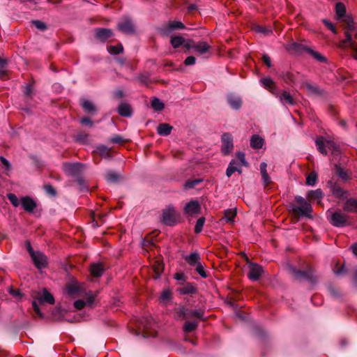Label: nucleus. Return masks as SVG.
Segmentation results:
<instances>
[{"label": "nucleus", "mask_w": 357, "mask_h": 357, "mask_svg": "<svg viewBox=\"0 0 357 357\" xmlns=\"http://www.w3.org/2000/svg\"><path fill=\"white\" fill-rule=\"evenodd\" d=\"M204 223H205V218L203 217L199 218L196 222V225L195 227V232L197 234L200 233L202 231Z\"/></svg>", "instance_id": "37998d69"}, {"label": "nucleus", "mask_w": 357, "mask_h": 357, "mask_svg": "<svg viewBox=\"0 0 357 357\" xmlns=\"http://www.w3.org/2000/svg\"><path fill=\"white\" fill-rule=\"evenodd\" d=\"M6 60L0 59V76H3L6 74Z\"/></svg>", "instance_id": "bf43d9fd"}, {"label": "nucleus", "mask_w": 357, "mask_h": 357, "mask_svg": "<svg viewBox=\"0 0 357 357\" xmlns=\"http://www.w3.org/2000/svg\"><path fill=\"white\" fill-rule=\"evenodd\" d=\"M317 149L324 155L327 154V149L335 150V146L333 142L326 140L322 137H317L315 141Z\"/></svg>", "instance_id": "0eeeda50"}, {"label": "nucleus", "mask_w": 357, "mask_h": 357, "mask_svg": "<svg viewBox=\"0 0 357 357\" xmlns=\"http://www.w3.org/2000/svg\"><path fill=\"white\" fill-rule=\"evenodd\" d=\"M32 24L39 30L44 31L47 29L46 24L40 20H33Z\"/></svg>", "instance_id": "864d4df0"}, {"label": "nucleus", "mask_w": 357, "mask_h": 357, "mask_svg": "<svg viewBox=\"0 0 357 357\" xmlns=\"http://www.w3.org/2000/svg\"><path fill=\"white\" fill-rule=\"evenodd\" d=\"M96 36L101 41H105L113 36V32L109 29L100 28L95 31Z\"/></svg>", "instance_id": "a211bd4d"}, {"label": "nucleus", "mask_w": 357, "mask_h": 357, "mask_svg": "<svg viewBox=\"0 0 357 357\" xmlns=\"http://www.w3.org/2000/svg\"><path fill=\"white\" fill-rule=\"evenodd\" d=\"M185 260L191 266H195L200 261L199 255L197 252L191 253L190 255L185 257Z\"/></svg>", "instance_id": "2f4dec72"}, {"label": "nucleus", "mask_w": 357, "mask_h": 357, "mask_svg": "<svg viewBox=\"0 0 357 357\" xmlns=\"http://www.w3.org/2000/svg\"><path fill=\"white\" fill-rule=\"evenodd\" d=\"M235 172H238L239 174H241V166L240 165L238 161L236 160H232L227 169L226 175L227 177H230Z\"/></svg>", "instance_id": "4be33fe9"}, {"label": "nucleus", "mask_w": 357, "mask_h": 357, "mask_svg": "<svg viewBox=\"0 0 357 357\" xmlns=\"http://www.w3.org/2000/svg\"><path fill=\"white\" fill-rule=\"evenodd\" d=\"M153 271L155 272V278H158L163 271V265L160 262H157V264L154 265Z\"/></svg>", "instance_id": "49530a36"}, {"label": "nucleus", "mask_w": 357, "mask_h": 357, "mask_svg": "<svg viewBox=\"0 0 357 357\" xmlns=\"http://www.w3.org/2000/svg\"><path fill=\"white\" fill-rule=\"evenodd\" d=\"M91 274L94 277H100L103 272V268L100 264H93L90 268Z\"/></svg>", "instance_id": "473e14b6"}, {"label": "nucleus", "mask_w": 357, "mask_h": 357, "mask_svg": "<svg viewBox=\"0 0 357 357\" xmlns=\"http://www.w3.org/2000/svg\"><path fill=\"white\" fill-rule=\"evenodd\" d=\"M37 299L40 303H47L53 304L54 303L53 296L45 289H43L42 294H40Z\"/></svg>", "instance_id": "bb28decb"}, {"label": "nucleus", "mask_w": 357, "mask_h": 357, "mask_svg": "<svg viewBox=\"0 0 357 357\" xmlns=\"http://www.w3.org/2000/svg\"><path fill=\"white\" fill-rule=\"evenodd\" d=\"M310 52L311 55L314 59H316L317 61H319L320 62H324L326 61V58L324 56H322L321 54H320L319 52L313 51V50H310Z\"/></svg>", "instance_id": "5fc2aeb1"}, {"label": "nucleus", "mask_w": 357, "mask_h": 357, "mask_svg": "<svg viewBox=\"0 0 357 357\" xmlns=\"http://www.w3.org/2000/svg\"><path fill=\"white\" fill-rule=\"evenodd\" d=\"M255 30L256 32L263 33V34H268L271 32V29L266 28V27H262L260 26H256L255 27Z\"/></svg>", "instance_id": "4d7b16f0"}, {"label": "nucleus", "mask_w": 357, "mask_h": 357, "mask_svg": "<svg viewBox=\"0 0 357 357\" xmlns=\"http://www.w3.org/2000/svg\"><path fill=\"white\" fill-rule=\"evenodd\" d=\"M177 291L182 295L194 294L197 292V288L192 283H186L178 287Z\"/></svg>", "instance_id": "393cba45"}, {"label": "nucleus", "mask_w": 357, "mask_h": 357, "mask_svg": "<svg viewBox=\"0 0 357 357\" xmlns=\"http://www.w3.org/2000/svg\"><path fill=\"white\" fill-rule=\"evenodd\" d=\"M262 59H263L264 63L268 67H271V61L270 57L268 55H266V54L263 55Z\"/></svg>", "instance_id": "774afa93"}, {"label": "nucleus", "mask_w": 357, "mask_h": 357, "mask_svg": "<svg viewBox=\"0 0 357 357\" xmlns=\"http://www.w3.org/2000/svg\"><path fill=\"white\" fill-rule=\"evenodd\" d=\"M333 194L337 197H340V198L346 197V192L340 188H337L334 189Z\"/></svg>", "instance_id": "6e6d98bb"}, {"label": "nucleus", "mask_w": 357, "mask_h": 357, "mask_svg": "<svg viewBox=\"0 0 357 357\" xmlns=\"http://www.w3.org/2000/svg\"><path fill=\"white\" fill-rule=\"evenodd\" d=\"M22 208L27 212H32L36 207V203L29 197H24L21 199Z\"/></svg>", "instance_id": "aec40b11"}, {"label": "nucleus", "mask_w": 357, "mask_h": 357, "mask_svg": "<svg viewBox=\"0 0 357 357\" xmlns=\"http://www.w3.org/2000/svg\"><path fill=\"white\" fill-rule=\"evenodd\" d=\"M151 107L154 110L159 112L164 109L165 105L158 98H154L151 100Z\"/></svg>", "instance_id": "e433bc0d"}, {"label": "nucleus", "mask_w": 357, "mask_h": 357, "mask_svg": "<svg viewBox=\"0 0 357 357\" xmlns=\"http://www.w3.org/2000/svg\"><path fill=\"white\" fill-rule=\"evenodd\" d=\"M172 128V126L167 123H160L157 127V132L160 135L167 136L171 133Z\"/></svg>", "instance_id": "7c9ffc66"}, {"label": "nucleus", "mask_w": 357, "mask_h": 357, "mask_svg": "<svg viewBox=\"0 0 357 357\" xmlns=\"http://www.w3.org/2000/svg\"><path fill=\"white\" fill-rule=\"evenodd\" d=\"M183 45L188 50H191V49L194 50V46L195 45V43L192 40H188L186 43L185 41L184 44Z\"/></svg>", "instance_id": "e2e57ef3"}, {"label": "nucleus", "mask_w": 357, "mask_h": 357, "mask_svg": "<svg viewBox=\"0 0 357 357\" xmlns=\"http://www.w3.org/2000/svg\"><path fill=\"white\" fill-rule=\"evenodd\" d=\"M291 271H292V273L294 274V275L297 278H307L308 276L307 273L305 271H298V270H296L295 268H291Z\"/></svg>", "instance_id": "603ef678"}, {"label": "nucleus", "mask_w": 357, "mask_h": 357, "mask_svg": "<svg viewBox=\"0 0 357 357\" xmlns=\"http://www.w3.org/2000/svg\"><path fill=\"white\" fill-rule=\"evenodd\" d=\"M196 271L199 274V275L203 278H206L207 277L206 272L204 271V266L199 262L195 266Z\"/></svg>", "instance_id": "09e8293b"}, {"label": "nucleus", "mask_w": 357, "mask_h": 357, "mask_svg": "<svg viewBox=\"0 0 357 357\" xmlns=\"http://www.w3.org/2000/svg\"><path fill=\"white\" fill-rule=\"evenodd\" d=\"M162 222L168 226H174L177 224L179 214L172 206H168L162 211Z\"/></svg>", "instance_id": "39448f33"}, {"label": "nucleus", "mask_w": 357, "mask_h": 357, "mask_svg": "<svg viewBox=\"0 0 357 357\" xmlns=\"http://www.w3.org/2000/svg\"><path fill=\"white\" fill-rule=\"evenodd\" d=\"M31 258L35 266L39 269L45 268L47 265L46 256L40 252H36L35 254H33Z\"/></svg>", "instance_id": "4468645a"}, {"label": "nucleus", "mask_w": 357, "mask_h": 357, "mask_svg": "<svg viewBox=\"0 0 357 357\" xmlns=\"http://www.w3.org/2000/svg\"><path fill=\"white\" fill-rule=\"evenodd\" d=\"M97 151L102 156H108L109 154V149L104 145L98 146Z\"/></svg>", "instance_id": "8fccbe9b"}, {"label": "nucleus", "mask_w": 357, "mask_h": 357, "mask_svg": "<svg viewBox=\"0 0 357 357\" xmlns=\"http://www.w3.org/2000/svg\"><path fill=\"white\" fill-rule=\"evenodd\" d=\"M118 112L122 116L130 117L132 115V109L128 104L122 102L118 107Z\"/></svg>", "instance_id": "c756f323"}, {"label": "nucleus", "mask_w": 357, "mask_h": 357, "mask_svg": "<svg viewBox=\"0 0 357 357\" xmlns=\"http://www.w3.org/2000/svg\"><path fill=\"white\" fill-rule=\"evenodd\" d=\"M7 197L14 206L17 207L20 205L19 199L15 194L9 193L7 195Z\"/></svg>", "instance_id": "3c124183"}, {"label": "nucleus", "mask_w": 357, "mask_h": 357, "mask_svg": "<svg viewBox=\"0 0 357 357\" xmlns=\"http://www.w3.org/2000/svg\"><path fill=\"white\" fill-rule=\"evenodd\" d=\"M83 169V165L80 163H69L63 165L65 172L71 176L78 175Z\"/></svg>", "instance_id": "ddd939ff"}, {"label": "nucleus", "mask_w": 357, "mask_h": 357, "mask_svg": "<svg viewBox=\"0 0 357 357\" xmlns=\"http://www.w3.org/2000/svg\"><path fill=\"white\" fill-rule=\"evenodd\" d=\"M32 305H33V308L34 311L37 313V314L39 315L40 317H43V314H42V313L39 309V307L38 305V301H33Z\"/></svg>", "instance_id": "0e129e2a"}, {"label": "nucleus", "mask_w": 357, "mask_h": 357, "mask_svg": "<svg viewBox=\"0 0 357 357\" xmlns=\"http://www.w3.org/2000/svg\"><path fill=\"white\" fill-rule=\"evenodd\" d=\"M118 29L122 33L131 34L134 33V27L130 18L126 17L118 24Z\"/></svg>", "instance_id": "2eb2a0df"}, {"label": "nucleus", "mask_w": 357, "mask_h": 357, "mask_svg": "<svg viewBox=\"0 0 357 357\" xmlns=\"http://www.w3.org/2000/svg\"><path fill=\"white\" fill-rule=\"evenodd\" d=\"M203 314L202 310H190L184 307H180L176 310L175 318L176 319H188L194 317L202 319Z\"/></svg>", "instance_id": "20e7f679"}, {"label": "nucleus", "mask_w": 357, "mask_h": 357, "mask_svg": "<svg viewBox=\"0 0 357 357\" xmlns=\"http://www.w3.org/2000/svg\"><path fill=\"white\" fill-rule=\"evenodd\" d=\"M195 61H196V59L195 56H188L185 61H184V63L186 65V66H190V65H193L195 63Z\"/></svg>", "instance_id": "680f3d73"}, {"label": "nucleus", "mask_w": 357, "mask_h": 357, "mask_svg": "<svg viewBox=\"0 0 357 357\" xmlns=\"http://www.w3.org/2000/svg\"><path fill=\"white\" fill-rule=\"evenodd\" d=\"M81 105L83 109L85 110V112L88 113H92L95 112V107L91 101L84 100L82 101Z\"/></svg>", "instance_id": "4c0bfd02"}, {"label": "nucleus", "mask_w": 357, "mask_h": 357, "mask_svg": "<svg viewBox=\"0 0 357 357\" xmlns=\"http://www.w3.org/2000/svg\"><path fill=\"white\" fill-rule=\"evenodd\" d=\"M109 141L112 142V143H114V144H119L121 142H123V138L119 136V135H116L113 137H112Z\"/></svg>", "instance_id": "69168bd1"}, {"label": "nucleus", "mask_w": 357, "mask_h": 357, "mask_svg": "<svg viewBox=\"0 0 357 357\" xmlns=\"http://www.w3.org/2000/svg\"><path fill=\"white\" fill-rule=\"evenodd\" d=\"M105 176V179L109 183H115L120 178V176L114 171L107 172Z\"/></svg>", "instance_id": "f704fd0d"}, {"label": "nucleus", "mask_w": 357, "mask_h": 357, "mask_svg": "<svg viewBox=\"0 0 357 357\" xmlns=\"http://www.w3.org/2000/svg\"><path fill=\"white\" fill-rule=\"evenodd\" d=\"M227 102L229 106L234 109H238L242 105V100L241 98L234 94L228 95Z\"/></svg>", "instance_id": "5701e85b"}, {"label": "nucleus", "mask_w": 357, "mask_h": 357, "mask_svg": "<svg viewBox=\"0 0 357 357\" xmlns=\"http://www.w3.org/2000/svg\"><path fill=\"white\" fill-rule=\"evenodd\" d=\"M264 144V139L258 135H254L250 139V146L254 149L262 148Z\"/></svg>", "instance_id": "c85d7f7f"}, {"label": "nucleus", "mask_w": 357, "mask_h": 357, "mask_svg": "<svg viewBox=\"0 0 357 357\" xmlns=\"http://www.w3.org/2000/svg\"><path fill=\"white\" fill-rule=\"evenodd\" d=\"M317 179V174L314 172L310 173L306 179V183L309 185H314Z\"/></svg>", "instance_id": "c03bdc74"}, {"label": "nucleus", "mask_w": 357, "mask_h": 357, "mask_svg": "<svg viewBox=\"0 0 357 357\" xmlns=\"http://www.w3.org/2000/svg\"><path fill=\"white\" fill-rule=\"evenodd\" d=\"M336 17L338 20H341L346 22L344 26L346 39L343 40L345 46L350 47L354 52L353 57L357 60V45L356 40L357 39V26L353 20L345 15L346 8L342 3H337L335 6Z\"/></svg>", "instance_id": "f257e3e1"}, {"label": "nucleus", "mask_w": 357, "mask_h": 357, "mask_svg": "<svg viewBox=\"0 0 357 357\" xmlns=\"http://www.w3.org/2000/svg\"><path fill=\"white\" fill-rule=\"evenodd\" d=\"M141 324L143 328L142 335L143 337L146 338L155 336L154 324L151 322V318H144Z\"/></svg>", "instance_id": "6e6552de"}, {"label": "nucleus", "mask_w": 357, "mask_h": 357, "mask_svg": "<svg viewBox=\"0 0 357 357\" xmlns=\"http://www.w3.org/2000/svg\"><path fill=\"white\" fill-rule=\"evenodd\" d=\"M323 194L320 189L315 190H310L307 192V197L310 200H318L319 201L322 198Z\"/></svg>", "instance_id": "72a5a7b5"}, {"label": "nucleus", "mask_w": 357, "mask_h": 357, "mask_svg": "<svg viewBox=\"0 0 357 357\" xmlns=\"http://www.w3.org/2000/svg\"><path fill=\"white\" fill-rule=\"evenodd\" d=\"M172 296V292L169 289H165L162 291L160 296V301L166 303L169 301Z\"/></svg>", "instance_id": "79ce46f5"}, {"label": "nucleus", "mask_w": 357, "mask_h": 357, "mask_svg": "<svg viewBox=\"0 0 357 357\" xmlns=\"http://www.w3.org/2000/svg\"><path fill=\"white\" fill-rule=\"evenodd\" d=\"M296 202L299 206H293V211L295 213L303 215L310 216L312 212V206L303 197L301 196H296L295 197Z\"/></svg>", "instance_id": "423d86ee"}, {"label": "nucleus", "mask_w": 357, "mask_h": 357, "mask_svg": "<svg viewBox=\"0 0 357 357\" xmlns=\"http://www.w3.org/2000/svg\"><path fill=\"white\" fill-rule=\"evenodd\" d=\"M211 46L204 41H199L198 43H196L195 45L194 46L195 52L199 54V55L206 54L208 52Z\"/></svg>", "instance_id": "412c9836"}, {"label": "nucleus", "mask_w": 357, "mask_h": 357, "mask_svg": "<svg viewBox=\"0 0 357 357\" xmlns=\"http://www.w3.org/2000/svg\"><path fill=\"white\" fill-rule=\"evenodd\" d=\"M263 273L262 267L257 264H249V273L248 276L249 279L252 281H256L259 279Z\"/></svg>", "instance_id": "9b49d317"}, {"label": "nucleus", "mask_w": 357, "mask_h": 357, "mask_svg": "<svg viewBox=\"0 0 357 357\" xmlns=\"http://www.w3.org/2000/svg\"><path fill=\"white\" fill-rule=\"evenodd\" d=\"M199 210L200 205L197 201H190L184 208V212L190 215L198 213Z\"/></svg>", "instance_id": "f3484780"}, {"label": "nucleus", "mask_w": 357, "mask_h": 357, "mask_svg": "<svg viewBox=\"0 0 357 357\" xmlns=\"http://www.w3.org/2000/svg\"><path fill=\"white\" fill-rule=\"evenodd\" d=\"M261 83L262 85L269 90V91L273 95L276 94L278 91L276 85L273 80L270 77H264L261 79Z\"/></svg>", "instance_id": "a878e982"}, {"label": "nucleus", "mask_w": 357, "mask_h": 357, "mask_svg": "<svg viewBox=\"0 0 357 357\" xmlns=\"http://www.w3.org/2000/svg\"><path fill=\"white\" fill-rule=\"evenodd\" d=\"M323 22L326 26V27L328 29H330L333 33H336V29L332 22L325 19L323 20Z\"/></svg>", "instance_id": "052dcab7"}, {"label": "nucleus", "mask_w": 357, "mask_h": 357, "mask_svg": "<svg viewBox=\"0 0 357 357\" xmlns=\"http://www.w3.org/2000/svg\"><path fill=\"white\" fill-rule=\"evenodd\" d=\"M276 97H278L280 100V101L283 105H293L295 103V100H294L293 97L291 96V94L286 91H282L280 94L276 92V94H275Z\"/></svg>", "instance_id": "6ab92c4d"}, {"label": "nucleus", "mask_w": 357, "mask_h": 357, "mask_svg": "<svg viewBox=\"0 0 357 357\" xmlns=\"http://www.w3.org/2000/svg\"><path fill=\"white\" fill-rule=\"evenodd\" d=\"M282 78H283L284 81L285 82H287V84H291L294 82L292 75L288 72L285 73L282 75Z\"/></svg>", "instance_id": "13d9d810"}, {"label": "nucleus", "mask_w": 357, "mask_h": 357, "mask_svg": "<svg viewBox=\"0 0 357 357\" xmlns=\"http://www.w3.org/2000/svg\"><path fill=\"white\" fill-rule=\"evenodd\" d=\"M185 39L181 36L172 37L170 40L171 45L174 48H178L184 44Z\"/></svg>", "instance_id": "c9c22d12"}, {"label": "nucleus", "mask_w": 357, "mask_h": 357, "mask_svg": "<svg viewBox=\"0 0 357 357\" xmlns=\"http://www.w3.org/2000/svg\"><path fill=\"white\" fill-rule=\"evenodd\" d=\"M82 298L84 300L79 299L74 302V307L77 310H81L86 305H91L93 303L95 296L91 292Z\"/></svg>", "instance_id": "f8f14e48"}, {"label": "nucleus", "mask_w": 357, "mask_h": 357, "mask_svg": "<svg viewBox=\"0 0 357 357\" xmlns=\"http://www.w3.org/2000/svg\"><path fill=\"white\" fill-rule=\"evenodd\" d=\"M303 87L307 90L309 94H319L321 93L318 87L310 83H305Z\"/></svg>", "instance_id": "58836bf2"}, {"label": "nucleus", "mask_w": 357, "mask_h": 357, "mask_svg": "<svg viewBox=\"0 0 357 357\" xmlns=\"http://www.w3.org/2000/svg\"><path fill=\"white\" fill-rule=\"evenodd\" d=\"M233 138L229 133H225L222 136V151L225 155L229 154L233 150Z\"/></svg>", "instance_id": "1a4fd4ad"}, {"label": "nucleus", "mask_w": 357, "mask_h": 357, "mask_svg": "<svg viewBox=\"0 0 357 357\" xmlns=\"http://www.w3.org/2000/svg\"><path fill=\"white\" fill-rule=\"evenodd\" d=\"M107 50L109 54L116 55L123 51V46L121 45L108 46Z\"/></svg>", "instance_id": "a19ab883"}, {"label": "nucleus", "mask_w": 357, "mask_h": 357, "mask_svg": "<svg viewBox=\"0 0 357 357\" xmlns=\"http://www.w3.org/2000/svg\"><path fill=\"white\" fill-rule=\"evenodd\" d=\"M201 181H202V180H200V179H194V180L187 181L184 184V188L186 189L193 188L197 184H199Z\"/></svg>", "instance_id": "a18cd8bd"}, {"label": "nucleus", "mask_w": 357, "mask_h": 357, "mask_svg": "<svg viewBox=\"0 0 357 357\" xmlns=\"http://www.w3.org/2000/svg\"><path fill=\"white\" fill-rule=\"evenodd\" d=\"M197 321H190L185 323L183 329L185 332L190 333L196 329L197 326Z\"/></svg>", "instance_id": "ea45409f"}, {"label": "nucleus", "mask_w": 357, "mask_h": 357, "mask_svg": "<svg viewBox=\"0 0 357 357\" xmlns=\"http://www.w3.org/2000/svg\"><path fill=\"white\" fill-rule=\"evenodd\" d=\"M329 222L335 227H343L347 225L348 216L340 210L335 211H328Z\"/></svg>", "instance_id": "7ed1b4c3"}, {"label": "nucleus", "mask_w": 357, "mask_h": 357, "mask_svg": "<svg viewBox=\"0 0 357 357\" xmlns=\"http://www.w3.org/2000/svg\"><path fill=\"white\" fill-rule=\"evenodd\" d=\"M236 158H237V161L239 160L238 162L241 163V166H245V167H248V163L246 162L245 160V153H242V152H238L236 153Z\"/></svg>", "instance_id": "de8ad7c7"}, {"label": "nucleus", "mask_w": 357, "mask_h": 357, "mask_svg": "<svg viewBox=\"0 0 357 357\" xmlns=\"http://www.w3.org/2000/svg\"><path fill=\"white\" fill-rule=\"evenodd\" d=\"M343 209L346 212L357 213V200L349 199L344 204Z\"/></svg>", "instance_id": "cd10ccee"}, {"label": "nucleus", "mask_w": 357, "mask_h": 357, "mask_svg": "<svg viewBox=\"0 0 357 357\" xmlns=\"http://www.w3.org/2000/svg\"><path fill=\"white\" fill-rule=\"evenodd\" d=\"M45 189L47 193L52 195H56V191L52 185H45Z\"/></svg>", "instance_id": "338daca9"}, {"label": "nucleus", "mask_w": 357, "mask_h": 357, "mask_svg": "<svg viewBox=\"0 0 357 357\" xmlns=\"http://www.w3.org/2000/svg\"><path fill=\"white\" fill-rule=\"evenodd\" d=\"M184 24L180 21H170L163 26L161 29V32L164 35L170 34L174 30L184 29Z\"/></svg>", "instance_id": "9d476101"}, {"label": "nucleus", "mask_w": 357, "mask_h": 357, "mask_svg": "<svg viewBox=\"0 0 357 357\" xmlns=\"http://www.w3.org/2000/svg\"><path fill=\"white\" fill-rule=\"evenodd\" d=\"M236 216V208H228L225 211L224 216L220 220L222 224L225 223H233L234 218Z\"/></svg>", "instance_id": "dca6fc26"}, {"label": "nucleus", "mask_w": 357, "mask_h": 357, "mask_svg": "<svg viewBox=\"0 0 357 357\" xmlns=\"http://www.w3.org/2000/svg\"><path fill=\"white\" fill-rule=\"evenodd\" d=\"M266 167L267 164L265 162H262L260 163L259 170L261 174V179L264 186L268 185L271 182V178L267 172Z\"/></svg>", "instance_id": "b1692460"}, {"label": "nucleus", "mask_w": 357, "mask_h": 357, "mask_svg": "<svg viewBox=\"0 0 357 357\" xmlns=\"http://www.w3.org/2000/svg\"><path fill=\"white\" fill-rule=\"evenodd\" d=\"M91 292L86 291L83 285L75 281L71 282L66 285V293L72 298L84 297L85 295Z\"/></svg>", "instance_id": "f03ea898"}]
</instances>
